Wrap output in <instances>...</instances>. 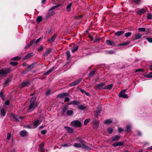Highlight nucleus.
<instances>
[{
	"label": "nucleus",
	"instance_id": "11",
	"mask_svg": "<svg viewBox=\"0 0 152 152\" xmlns=\"http://www.w3.org/2000/svg\"><path fill=\"white\" fill-rule=\"evenodd\" d=\"M69 95L68 93L65 92L61 93L57 96V97L62 98L66 96H69Z\"/></svg>",
	"mask_w": 152,
	"mask_h": 152
},
{
	"label": "nucleus",
	"instance_id": "44",
	"mask_svg": "<svg viewBox=\"0 0 152 152\" xmlns=\"http://www.w3.org/2000/svg\"><path fill=\"white\" fill-rule=\"evenodd\" d=\"M37 50L38 51H42L44 50V48L43 46L41 45L39 47L37 48Z\"/></svg>",
	"mask_w": 152,
	"mask_h": 152
},
{
	"label": "nucleus",
	"instance_id": "63",
	"mask_svg": "<svg viewBox=\"0 0 152 152\" xmlns=\"http://www.w3.org/2000/svg\"><path fill=\"white\" fill-rule=\"evenodd\" d=\"M35 39H34L31 41L30 42V44H29L30 46L31 45H33L34 42L35 41Z\"/></svg>",
	"mask_w": 152,
	"mask_h": 152
},
{
	"label": "nucleus",
	"instance_id": "52",
	"mask_svg": "<svg viewBox=\"0 0 152 152\" xmlns=\"http://www.w3.org/2000/svg\"><path fill=\"white\" fill-rule=\"evenodd\" d=\"M10 82V80L9 79L7 80L4 83V86H6L7 85V84Z\"/></svg>",
	"mask_w": 152,
	"mask_h": 152
},
{
	"label": "nucleus",
	"instance_id": "39",
	"mask_svg": "<svg viewBox=\"0 0 152 152\" xmlns=\"http://www.w3.org/2000/svg\"><path fill=\"white\" fill-rule=\"evenodd\" d=\"M78 48V46H76L75 47L73 48L72 50V52L73 53H74L75 52L77 51Z\"/></svg>",
	"mask_w": 152,
	"mask_h": 152
},
{
	"label": "nucleus",
	"instance_id": "54",
	"mask_svg": "<svg viewBox=\"0 0 152 152\" xmlns=\"http://www.w3.org/2000/svg\"><path fill=\"white\" fill-rule=\"evenodd\" d=\"M47 131L46 130H42L40 132L42 134L44 135L45 134L47 133Z\"/></svg>",
	"mask_w": 152,
	"mask_h": 152
},
{
	"label": "nucleus",
	"instance_id": "27",
	"mask_svg": "<svg viewBox=\"0 0 152 152\" xmlns=\"http://www.w3.org/2000/svg\"><path fill=\"white\" fill-rule=\"evenodd\" d=\"M41 121L38 120L35 121L34 123V125L36 127L37 126L41 123Z\"/></svg>",
	"mask_w": 152,
	"mask_h": 152
},
{
	"label": "nucleus",
	"instance_id": "14",
	"mask_svg": "<svg viewBox=\"0 0 152 152\" xmlns=\"http://www.w3.org/2000/svg\"><path fill=\"white\" fill-rule=\"evenodd\" d=\"M106 43L108 45L114 46L115 45V42L109 40H107L106 41Z\"/></svg>",
	"mask_w": 152,
	"mask_h": 152
},
{
	"label": "nucleus",
	"instance_id": "45",
	"mask_svg": "<svg viewBox=\"0 0 152 152\" xmlns=\"http://www.w3.org/2000/svg\"><path fill=\"white\" fill-rule=\"evenodd\" d=\"M131 130V126L129 125H128L126 126V132H128Z\"/></svg>",
	"mask_w": 152,
	"mask_h": 152
},
{
	"label": "nucleus",
	"instance_id": "50",
	"mask_svg": "<svg viewBox=\"0 0 152 152\" xmlns=\"http://www.w3.org/2000/svg\"><path fill=\"white\" fill-rule=\"evenodd\" d=\"M107 131L110 134H112L113 132V130L112 128H109L107 129Z\"/></svg>",
	"mask_w": 152,
	"mask_h": 152
},
{
	"label": "nucleus",
	"instance_id": "58",
	"mask_svg": "<svg viewBox=\"0 0 152 152\" xmlns=\"http://www.w3.org/2000/svg\"><path fill=\"white\" fill-rule=\"evenodd\" d=\"M70 101L69 98L68 97H65L64 100V102H68Z\"/></svg>",
	"mask_w": 152,
	"mask_h": 152
},
{
	"label": "nucleus",
	"instance_id": "7",
	"mask_svg": "<svg viewBox=\"0 0 152 152\" xmlns=\"http://www.w3.org/2000/svg\"><path fill=\"white\" fill-rule=\"evenodd\" d=\"M30 82L28 80L23 81L21 83L20 87L21 88H23L26 86H28L30 85Z\"/></svg>",
	"mask_w": 152,
	"mask_h": 152
},
{
	"label": "nucleus",
	"instance_id": "62",
	"mask_svg": "<svg viewBox=\"0 0 152 152\" xmlns=\"http://www.w3.org/2000/svg\"><path fill=\"white\" fill-rule=\"evenodd\" d=\"M29 71L27 69H26L25 71L22 72V74H26Z\"/></svg>",
	"mask_w": 152,
	"mask_h": 152
},
{
	"label": "nucleus",
	"instance_id": "51",
	"mask_svg": "<svg viewBox=\"0 0 152 152\" xmlns=\"http://www.w3.org/2000/svg\"><path fill=\"white\" fill-rule=\"evenodd\" d=\"M132 34V32H128L126 33L125 34V36L126 37H128L130 36Z\"/></svg>",
	"mask_w": 152,
	"mask_h": 152
},
{
	"label": "nucleus",
	"instance_id": "3",
	"mask_svg": "<svg viewBox=\"0 0 152 152\" xmlns=\"http://www.w3.org/2000/svg\"><path fill=\"white\" fill-rule=\"evenodd\" d=\"M61 6V4H59L51 7L48 10V12L47 14L46 18L48 19L50 17L53 15L54 14L55 12L53 11H52L53 10Z\"/></svg>",
	"mask_w": 152,
	"mask_h": 152
},
{
	"label": "nucleus",
	"instance_id": "59",
	"mask_svg": "<svg viewBox=\"0 0 152 152\" xmlns=\"http://www.w3.org/2000/svg\"><path fill=\"white\" fill-rule=\"evenodd\" d=\"M136 4H138L140 2V0H132Z\"/></svg>",
	"mask_w": 152,
	"mask_h": 152
},
{
	"label": "nucleus",
	"instance_id": "46",
	"mask_svg": "<svg viewBox=\"0 0 152 152\" xmlns=\"http://www.w3.org/2000/svg\"><path fill=\"white\" fill-rule=\"evenodd\" d=\"M10 64L14 66H15L18 64V63L16 62L12 61L10 62Z\"/></svg>",
	"mask_w": 152,
	"mask_h": 152
},
{
	"label": "nucleus",
	"instance_id": "18",
	"mask_svg": "<svg viewBox=\"0 0 152 152\" xmlns=\"http://www.w3.org/2000/svg\"><path fill=\"white\" fill-rule=\"evenodd\" d=\"M52 49L51 48L48 49L44 53V55L45 56H47L52 51Z\"/></svg>",
	"mask_w": 152,
	"mask_h": 152
},
{
	"label": "nucleus",
	"instance_id": "38",
	"mask_svg": "<svg viewBox=\"0 0 152 152\" xmlns=\"http://www.w3.org/2000/svg\"><path fill=\"white\" fill-rule=\"evenodd\" d=\"M0 97H1L2 99H4L5 95L4 94L3 91H1L0 92Z\"/></svg>",
	"mask_w": 152,
	"mask_h": 152
},
{
	"label": "nucleus",
	"instance_id": "33",
	"mask_svg": "<svg viewBox=\"0 0 152 152\" xmlns=\"http://www.w3.org/2000/svg\"><path fill=\"white\" fill-rule=\"evenodd\" d=\"M54 68V67H53L52 68H50L48 71L46 72L44 74V75H48L51 72Z\"/></svg>",
	"mask_w": 152,
	"mask_h": 152
},
{
	"label": "nucleus",
	"instance_id": "26",
	"mask_svg": "<svg viewBox=\"0 0 152 152\" xmlns=\"http://www.w3.org/2000/svg\"><path fill=\"white\" fill-rule=\"evenodd\" d=\"M113 86V85L112 84H110L105 86L103 88V89H104L110 90Z\"/></svg>",
	"mask_w": 152,
	"mask_h": 152
},
{
	"label": "nucleus",
	"instance_id": "17",
	"mask_svg": "<svg viewBox=\"0 0 152 152\" xmlns=\"http://www.w3.org/2000/svg\"><path fill=\"white\" fill-rule=\"evenodd\" d=\"M85 143H84L82 144V147L81 148H82L83 149H85L88 151L90 150L91 149L90 148L86 145L85 144Z\"/></svg>",
	"mask_w": 152,
	"mask_h": 152
},
{
	"label": "nucleus",
	"instance_id": "47",
	"mask_svg": "<svg viewBox=\"0 0 152 152\" xmlns=\"http://www.w3.org/2000/svg\"><path fill=\"white\" fill-rule=\"evenodd\" d=\"M90 119L89 118L86 119V120H85L84 121V124L85 125H86L88 122H90Z\"/></svg>",
	"mask_w": 152,
	"mask_h": 152
},
{
	"label": "nucleus",
	"instance_id": "30",
	"mask_svg": "<svg viewBox=\"0 0 152 152\" xmlns=\"http://www.w3.org/2000/svg\"><path fill=\"white\" fill-rule=\"evenodd\" d=\"M86 107L84 105H80L78 106V108L81 110H83L86 109Z\"/></svg>",
	"mask_w": 152,
	"mask_h": 152
},
{
	"label": "nucleus",
	"instance_id": "25",
	"mask_svg": "<svg viewBox=\"0 0 152 152\" xmlns=\"http://www.w3.org/2000/svg\"><path fill=\"white\" fill-rule=\"evenodd\" d=\"M33 53H29L27 55H26L24 57L23 59H28L30 58L32 56Z\"/></svg>",
	"mask_w": 152,
	"mask_h": 152
},
{
	"label": "nucleus",
	"instance_id": "23",
	"mask_svg": "<svg viewBox=\"0 0 152 152\" xmlns=\"http://www.w3.org/2000/svg\"><path fill=\"white\" fill-rule=\"evenodd\" d=\"M125 31H118L115 33V35L117 36H119L124 34Z\"/></svg>",
	"mask_w": 152,
	"mask_h": 152
},
{
	"label": "nucleus",
	"instance_id": "42",
	"mask_svg": "<svg viewBox=\"0 0 152 152\" xmlns=\"http://www.w3.org/2000/svg\"><path fill=\"white\" fill-rule=\"evenodd\" d=\"M66 54L67 59L68 60L71 56L70 52L68 50L66 52Z\"/></svg>",
	"mask_w": 152,
	"mask_h": 152
},
{
	"label": "nucleus",
	"instance_id": "2",
	"mask_svg": "<svg viewBox=\"0 0 152 152\" xmlns=\"http://www.w3.org/2000/svg\"><path fill=\"white\" fill-rule=\"evenodd\" d=\"M36 98L35 97H32L30 100L29 105L28 107V112H30L33 111L36 108L37 105L35 103Z\"/></svg>",
	"mask_w": 152,
	"mask_h": 152
},
{
	"label": "nucleus",
	"instance_id": "41",
	"mask_svg": "<svg viewBox=\"0 0 152 152\" xmlns=\"http://www.w3.org/2000/svg\"><path fill=\"white\" fill-rule=\"evenodd\" d=\"M12 117L15 119V121L16 122H19V121L17 118V116L14 114H12Z\"/></svg>",
	"mask_w": 152,
	"mask_h": 152
},
{
	"label": "nucleus",
	"instance_id": "15",
	"mask_svg": "<svg viewBox=\"0 0 152 152\" xmlns=\"http://www.w3.org/2000/svg\"><path fill=\"white\" fill-rule=\"evenodd\" d=\"M65 129L67 130L68 132L69 133H72L73 132V130L72 128L69 127L65 126H64Z\"/></svg>",
	"mask_w": 152,
	"mask_h": 152
},
{
	"label": "nucleus",
	"instance_id": "9",
	"mask_svg": "<svg viewBox=\"0 0 152 152\" xmlns=\"http://www.w3.org/2000/svg\"><path fill=\"white\" fill-rule=\"evenodd\" d=\"M80 104V102L79 101L76 100L72 101L69 102L66 105H73L77 106Z\"/></svg>",
	"mask_w": 152,
	"mask_h": 152
},
{
	"label": "nucleus",
	"instance_id": "19",
	"mask_svg": "<svg viewBox=\"0 0 152 152\" xmlns=\"http://www.w3.org/2000/svg\"><path fill=\"white\" fill-rule=\"evenodd\" d=\"M142 35L140 33L136 34L135 35V37L134 39V40H136L140 39L142 37Z\"/></svg>",
	"mask_w": 152,
	"mask_h": 152
},
{
	"label": "nucleus",
	"instance_id": "10",
	"mask_svg": "<svg viewBox=\"0 0 152 152\" xmlns=\"http://www.w3.org/2000/svg\"><path fill=\"white\" fill-rule=\"evenodd\" d=\"M105 85V83H102L96 85L94 86V88L95 90H99L102 89V87Z\"/></svg>",
	"mask_w": 152,
	"mask_h": 152
},
{
	"label": "nucleus",
	"instance_id": "5",
	"mask_svg": "<svg viewBox=\"0 0 152 152\" xmlns=\"http://www.w3.org/2000/svg\"><path fill=\"white\" fill-rule=\"evenodd\" d=\"M126 89L123 90L119 94V96L120 97H122L124 98H128V95L125 94L126 91Z\"/></svg>",
	"mask_w": 152,
	"mask_h": 152
},
{
	"label": "nucleus",
	"instance_id": "49",
	"mask_svg": "<svg viewBox=\"0 0 152 152\" xmlns=\"http://www.w3.org/2000/svg\"><path fill=\"white\" fill-rule=\"evenodd\" d=\"M139 31L145 32V29L143 28H140L138 29Z\"/></svg>",
	"mask_w": 152,
	"mask_h": 152
},
{
	"label": "nucleus",
	"instance_id": "64",
	"mask_svg": "<svg viewBox=\"0 0 152 152\" xmlns=\"http://www.w3.org/2000/svg\"><path fill=\"white\" fill-rule=\"evenodd\" d=\"M31 46L29 44H28L24 48L25 49H27L28 48Z\"/></svg>",
	"mask_w": 152,
	"mask_h": 152
},
{
	"label": "nucleus",
	"instance_id": "31",
	"mask_svg": "<svg viewBox=\"0 0 152 152\" xmlns=\"http://www.w3.org/2000/svg\"><path fill=\"white\" fill-rule=\"evenodd\" d=\"M72 4V3L69 4L66 7V9L67 12H69L70 10L71 9V6Z\"/></svg>",
	"mask_w": 152,
	"mask_h": 152
},
{
	"label": "nucleus",
	"instance_id": "22",
	"mask_svg": "<svg viewBox=\"0 0 152 152\" xmlns=\"http://www.w3.org/2000/svg\"><path fill=\"white\" fill-rule=\"evenodd\" d=\"M120 136L118 135H116L112 137L111 138L112 141H115L118 140Z\"/></svg>",
	"mask_w": 152,
	"mask_h": 152
},
{
	"label": "nucleus",
	"instance_id": "37",
	"mask_svg": "<svg viewBox=\"0 0 152 152\" xmlns=\"http://www.w3.org/2000/svg\"><path fill=\"white\" fill-rule=\"evenodd\" d=\"M42 16H39L37 18L36 20L37 22L39 23L42 20Z\"/></svg>",
	"mask_w": 152,
	"mask_h": 152
},
{
	"label": "nucleus",
	"instance_id": "43",
	"mask_svg": "<svg viewBox=\"0 0 152 152\" xmlns=\"http://www.w3.org/2000/svg\"><path fill=\"white\" fill-rule=\"evenodd\" d=\"M95 70H93L91 71L89 74V76L90 77H92L93 75H94L95 73Z\"/></svg>",
	"mask_w": 152,
	"mask_h": 152
},
{
	"label": "nucleus",
	"instance_id": "13",
	"mask_svg": "<svg viewBox=\"0 0 152 152\" xmlns=\"http://www.w3.org/2000/svg\"><path fill=\"white\" fill-rule=\"evenodd\" d=\"M57 36V34H55L50 38L48 39L47 41L50 42H52L55 40Z\"/></svg>",
	"mask_w": 152,
	"mask_h": 152
},
{
	"label": "nucleus",
	"instance_id": "1",
	"mask_svg": "<svg viewBox=\"0 0 152 152\" xmlns=\"http://www.w3.org/2000/svg\"><path fill=\"white\" fill-rule=\"evenodd\" d=\"M68 105H65L61 107V113L63 115L68 116H72L74 115V111L72 110H68L69 108Z\"/></svg>",
	"mask_w": 152,
	"mask_h": 152
},
{
	"label": "nucleus",
	"instance_id": "61",
	"mask_svg": "<svg viewBox=\"0 0 152 152\" xmlns=\"http://www.w3.org/2000/svg\"><path fill=\"white\" fill-rule=\"evenodd\" d=\"M5 104L7 105H9L10 104V101L7 100L5 102Z\"/></svg>",
	"mask_w": 152,
	"mask_h": 152
},
{
	"label": "nucleus",
	"instance_id": "20",
	"mask_svg": "<svg viewBox=\"0 0 152 152\" xmlns=\"http://www.w3.org/2000/svg\"><path fill=\"white\" fill-rule=\"evenodd\" d=\"M27 134V132L25 130H22L20 132V135L22 137L26 136Z\"/></svg>",
	"mask_w": 152,
	"mask_h": 152
},
{
	"label": "nucleus",
	"instance_id": "40",
	"mask_svg": "<svg viewBox=\"0 0 152 152\" xmlns=\"http://www.w3.org/2000/svg\"><path fill=\"white\" fill-rule=\"evenodd\" d=\"M112 122V120L110 119H109L106 120H105L104 122V123L105 124H107L111 123Z\"/></svg>",
	"mask_w": 152,
	"mask_h": 152
},
{
	"label": "nucleus",
	"instance_id": "21",
	"mask_svg": "<svg viewBox=\"0 0 152 152\" xmlns=\"http://www.w3.org/2000/svg\"><path fill=\"white\" fill-rule=\"evenodd\" d=\"M6 113V111L5 110L4 108H2L1 110V112L0 114L3 116H4Z\"/></svg>",
	"mask_w": 152,
	"mask_h": 152
},
{
	"label": "nucleus",
	"instance_id": "12",
	"mask_svg": "<svg viewBox=\"0 0 152 152\" xmlns=\"http://www.w3.org/2000/svg\"><path fill=\"white\" fill-rule=\"evenodd\" d=\"M92 123L94 128L96 129L99 125V121L94 120Z\"/></svg>",
	"mask_w": 152,
	"mask_h": 152
},
{
	"label": "nucleus",
	"instance_id": "35",
	"mask_svg": "<svg viewBox=\"0 0 152 152\" xmlns=\"http://www.w3.org/2000/svg\"><path fill=\"white\" fill-rule=\"evenodd\" d=\"M53 32V30L52 28H50L48 29L46 32V34L48 35H49L52 34Z\"/></svg>",
	"mask_w": 152,
	"mask_h": 152
},
{
	"label": "nucleus",
	"instance_id": "55",
	"mask_svg": "<svg viewBox=\"0 0 152 152\" xmlns=\"http://www.w3.org/2000/svg\"><path fill=\"white\" fill-rule=\"evenodd\" d=\"M144 71V70L143 69H138L135 71V72H142Z\"/></svg>",
	"mask_w": 152,
	"mask_h": 152
},
{
	"label": "nucleus",
	"instance_id": "56",
	"mask_svg": "<svg viewBox=\"0 0 152 152\" xmlns=\"http://www.w3.org/2000/svg\"><path fill=\"white\" fill-rule=\"evenodd\" d=\"M147 18L149 19H151L152 18V15L151 14H150L148 15L147 16Z\"/></svg>",
	"mask_w": 152,
	"mask_h": 152
},
{
	"label": "nucleus",
	"instance_id": "8",
	"mask_svg": "<svg viewBox=\"0 0 152 152\" xmlns=\"http://www.w3.org/2000/svg\"><path fill=\"white\" fill-rule=\"evenodd\" d=\"M82 80V78H79L78 79L74 81V82L71 83L70 84V86H74L77 85Z\"/></svg>",
	"mask_w": 152,
	"mask_h": 152
},
{
	"label": "nucleus",
	"instance_id": "28",
	"mask_svg": "<svg viewBox=\"0 0 152 152\" xmlns=\"http://www.w3.org/2000/svg\"><path fill=\"white\" fill-rule=\"evenodd\" d=\"M82 144L78 143H75L73 144V146L76 148H80L82 147Z\"/></svg>",
	"mask_w": 152,
	"mask_h": 152
},
{
	"label": "nucleus",
	"instance_id": "4",
	"mask_svg": "<svg viewBox=\"0 0 152 152\" xmlns=\"http://www.w3.org/2000/svg\"><path fill=\"white\" fill-rule=\"evenodd\" d=\"M11 71L10 68H6L0 70V75L4 76L9 73Z\"/></svg>",
	"mask_w": 152,
	"mask_h": 152
},
{
	"label": "nucleus",
	"instance_id": "36",
	"mask_svg": "<svg viewBox=\"0 0 152 152\" xmlns=\"http://www.w3.org/2000/svg\"><path fill=\"white\" fill-rule=\"evenodd\" d=\"M145 76L148 78H152V72L146 75Z\"/></svg>",
	"mask_w": 152,
	"mask_h": 152
},
{
	"label": "nucleus",
	"instance_id": "16",
	"mask_svg": "<svg viewBox=\"0 0 152 152\" xmlns=\"http://www.w3.org/2000/svg\"><path fill=\"white\" fill-rule=\"evenodd\" d=\"M75 140L77 142H80L81 144L83 143H85V142L83 140L81 136L76 138Z\"/></svg>",
	"mask_w": 152,
	"mask_h": 152
},
{
	"label": "nucleus",
	"instance_id": "24",
	"mask_svg": "<svg viewBox=\"0 0 152 152\" xmlns=\"http://www.w3.org/2000/svg\"><path fill=\"white\" fill-rule=\"evenodd\" d=\"M123 143L121 142H116L113 143V145L114 147H117L118 146H121L123 145Z\"/></svg>",
	"mask_w": 152,
	"mask_h": 152
},
{
	"label": "nucleus",
	"instance_id": "53",
	"mask_svg": "<svg viewBox=\"0 0 152 152\" xmlns=\"http://www.w3.org/2000/svg\"><path fill=\"white\" fill-rule=\"evenodd\" d=\"M20 57L18 56H17V57L12 58V60H18L20 59Z\"/></svg>",
	"mask_w": 152,
	"mask_h": 152
},
{
	"label": "nucleus",
	"instance_id": "32",
	"mask_svg": "<svg viewBox=\"0 0 152 152\" xmlns=\"http://www.w3.org/2000/svg\"><path fill=\"white\" fill-rule=\"evenodd\" d=\"M145 11L144 9H141V10H137V13L138 14H140V15H142L143 13L145 12Z\"/></svg>",
	"mask_w": 152,
	"mask_h": 152
},
{
	"label": "nucleus",
	"instance_id": "6",
	"mask_svg": "<svg viewBox=\"0 0 152 152\" xmlns=\"http://www.w3.org/2000/svg\"><path fill=\"white\" fill-rule=\"evenodd\" d=\"M71 125L74 126L80 127L81 126V124L80 122L78 120H74L71 122Z\"/></svg>",
	"mask_w": 152,
	"mask_h": 152
},
{
	"label": "nucleus",
	"instance_id": "48",
	"mask_svg": "<svg viewBox=\"0 0 152 152\" xmlns=\"http://www.w3.org/2000/svg\"><path fill=\"white\" fill-rule=\"evenodd\" d=\"M71 144L69 143H67V144H62V145H61V146L62 147H68L69 146H70L71 145Z\"/></svg>",
	"mask_w": 152,
	"mask_h": 152
},
{
	"label": "nucleus",
	"instance_id": "34",
	"mask_svg": "<svg viewBox=\"0 0 152 152\" xmlns=\"http://www.w3.org/2000/svg\"><path fill=\"white\" fill-rule=\"evenodd\" d=\"M44 146V143L42 142L40 145H39V150L41 151L42 152L44 151V148H43Z\"/></svg>",
	"mask_w": 152,
	"mask_h": 152
},
{
	"label": "nucleus",
	"instance_id": "60",
	"mask_svg": "<svg viewBox=\"0 0 152 152\" xmlns=\"http://www.w3.org/2000/svg\"><path fill=\"white\" fill-rule=\"evenodd\" d=\"M11 134L10 133H8L7 134V138L8 140H9L11 137Z\"/></svg>",
	"mask_w": 152,
	"mask_h": 152
},
{
	"label": "nucleus",
	"instance_id": "29",
	"mask_svg": "<svg viewBox=\"0 0 152 152\" xmlns=\"http://www.w3.org/2000/svg\"><path fill=\"white\" fill-rule=\"evenodd\" d=\"M36 64V63H34L31 64V65L29 66L27 68L29 71L30 70L32 69L34 67V65Z\"/></svg>",
	"mask_w": 152,
	"mask_h": 152
},
{
	"label": "nucleus",
	"instance_id": "57",
	"mask_svg": "<svg viewBox=\"0 0 152 152\" xmlns=\"http://www.w3.org/2000/svg\"><path fill=\"white\" fill-rule=\"evenodd\" d=\"M147 40L150 43H152V38H146Z\"/></svg>",
	"mask_w": 152,
	"mask_h": 152
}]
</instances>
